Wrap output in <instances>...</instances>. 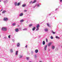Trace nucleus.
I'll return each instance as SVG.
<instances>
[{"mask_svg":"<svg viewBox=\"0 0 62 62\" xmlns=\"http://www.w3.org/2000/svg\"><path fill=\"white\" fill-rule=\"evenodd\" d=\"M39 25L38 24V25H37V26L36 27L37 28H39Z\"/></svg>","mask_w":62,"mask_h":62,"instance_id":"29","label":"nucleus"},{"mask_svg":"<svg viewBox=\"0 0 62 62\" xmlns=\"http://www.w3.org/2000/svg\"><path fill=\"white\" fill-rule=\"evenodd\" d=\"M57 9H58L57 8V9H55V11H56V10H57Z\"/></svg>","mask_w":62,"mask_h":62,"instance_id":"42","label":"nucleus"},{"mask_svg":"<svg viewBox=\"0 0 62 62\" xmlns=\"http://www.w3.org/2000/svg\"><path fill=\"white\" fill-rule=\"evenodd\" d=\"M45 41H43V45H45Z\"/></svg>","mask_w":62,"mask_h":62,"instance_id":"21","label":"nucleus"},{"mask_svg":"<svg viewBox=\"0 0 62 62\" xmlns=\"http://www.w3.org/2000/svg\"><path fill=\"white\" fill-rule=\"evenodd\" d=\"M23 30H27V29L26 28H25L24 29H23Z\"/></svg>","mask_w":62,"mask_h":62,"instance_id":"26","label":"nucleus"},{"mask_svg":"<svg viewBox=\"0 0 62 62\" xmlns=\"http://www.w3.org/2000/svg\"><path fill=\"white\" fill-rule=\"evenodd\" d=\"M50 38L51 39H53V37L52 36H51Z\"/></svg>","mask_w":62,"mask_h":62,"instance_id":"33","label":"nucleus"},{"mask_svg":"<svg viewBox=\"0 0 62 62\" xmlns=\"http://www.w3.org/2000/svg\"><path fill=\"white\" fill-rule=\"evenodd\" d=\"M32 24H30L29 25V27H31L32 26Z\"/></svg>","mask_w":62,"mask_h":62,"instance_id":"31","label":"nucleus"},{"mask_svg":"<svg viewBox=\"0 0 62 62\" xmlns=\"http://www.w3.org/2000/svg\"><path fill=\"white\" fill-rule=\"evenodd\" d=\"M20 4H21V3L20 2H19L17 4V6H19V5H20Z\"/></svg>","mask_w":62,"mask_h":62,"instance_id":"17","label":"nucleus"},{"mask_svg":"<svg viewBox=\"0 0 62 62\" xmlns=\"http://www.w3.org/2000/svg\"><path fill=\"white\" fill-rule=\"evenodd\" d=\"M37 6L38 7H39V3H38V4H36L35 5V6H33V8H35V7L37 6Z\"/></svg>","mask_w":62,"mask_h":62,"instance_id":"2","label":"nucleus"},{"mask_svg":"<svg viewBox=\"0 0 62 62\" xmlns=\"http://www.w3.org/2000/svg\"><path fill=\"white\" fill-rule=\"evenodd\" d=\"M38 49H36V50H35V53H38Z\"/></svg>","mask_w":62,"mask_h":62,"instance_id":"8","label":"nucleus"},{"mask_svg":"<svg viewBox=\"0 0 62 62\" xmlns=\"http://www.w3.org/2000/svg\"><path fill=\"white\" fill-rule=\"evenodd\" d=\"M0 1H1V0H0Z\"/></svg>","mask_w":62,"mask_h":62,"instance_id":"47","label":"nucleus"},{"mask_svg":"<svg viewBox=\"0 0 62 62\" xmlns=\"http://www.w3.org/2000/svg\"><path fill=\"white\" fill-rule=\"evenodd\" d=\"M23 13H20V15H19V16H23Z\"/></svg>","mask_w":62,"mask_h":62,"instance_id":"7","label":"nucleus"},{"mask_svg":"<svg viewBox=\"0 0 62 62\" xmlns=\"http://www.w3.org/2000/svg\"><path fill=\"white\" fill-rule=\"evenodd\" d=\"M0 15H1V14H0Z\"/></svg>","mask_w":62,"mask_h":62,"instance_id":"52","label":"nucleus"},{"mask_svg":"<svg viewBox=\"0 0 62 62\" xmlns=\"http://www.w3.org/2000/svg\"><path fill=\"white\" fill-rule=\"evenodd\" d=\"M6 2L5 1L4 2Z\"/></svg>","mask_w":62,"mask_h":62,"instance_id":"51","label":"nucleus"},{"mask_svg":"<svg viewBox=\"0 0 62 62\" xmlns=\"http://www.w3.org/2000/svg\"><path fill=\"white\" fill-rule=\"evenodd\" d=\"M7 38L6 37H5L4 38V39H7Z\"/></svg>","mask_w":62,"mask_h":62,"instance_id":"39","label":"nucleus"},{"mask_svg":"<svg viewBox=\"0 0 62 62\" xmlns=\"http://www.w3.org/2000/svg\"><path fill=\"white\" fill-rule=\"evenodd\" d=\"M56 38H57V39H60V38L59 37H58V36H56Z\"/></svg>","mask_w":62,"mask_h":62,"instance_id":"27","label":"nucleus"},{"mask_svg":"<svg viewBox=\"0 0 62 62\" xmlns=\"http://www.w3.org/2000/svg\"><path fill=\"white\" fill-rule=\"evenodd\" d=\"M18 51H16V55H17L18 54Z\"/></svg>","mask_w":62,"mask_h":62,"instance_id":"13","label":"nucleus"},{"mask_svg":"<svg viewBox=\"0 0 62 62\" xmlns=\"http://www.w3.org/2000/svg\"><path fill=\"white\" fill-rule=\"evenodd\" d=\"M0 37H1V36L0 35Z\"/></svg>","mask_w":62,"mask_h":62,"instance_id":"49","label":"nucleus"},{"mask_svg":"<svg viewBox=\"0 0 62 62\" xmlns=\"http://www.w3.org/2000/svg\"><path fill=\"white\" fill-rule=\"evenodd\" d=\"M60 2H61L62 1V0H60Z\"/></svg>","mask_w":62,"mask_h":62,"instance_id":"41","label":"nucleus"},{"mask_svg":"<svg viewBox=\"0 0 62 62\" xmlns=\"http://www.w3.org/2000/svg\"><path fill=\"white\" fill-rule=\"evenodd\" d=\"M46 42H48V39L47 38H46Z\"/></svg>","mask_w":62,"mask_h":62,"instance_id":"28","label":"nucleus"},{"mask_svg":"<svg viewBox=\"0 0 62 62\" xmlns=\"http://www.w3.org/2000/svg\"><path fill=\"white\" fill-rule=\"evenodd\" d=\"M24 20H23V19H22V20H21L20 21V22H23L24 21Z\"/></svg>","mask_w":62,"mask_h":62,"instance_id":"15","label":"nucleus"},{"mask_svg":"<svg viewBox=\"0 0 62 62\" xmlns=\"http://www.w3.org/2000/svg\"><path fill=\"white\" fill-rule=\"evenodd\" d=\"M47 26H48V27H50V26L49 25L48 23H47Z\"/></svg>","mask_w":62,"mask_h":62,"instance_id":"32","label":"nucleus"},{"mask_svg":"<svg viewBox=\"0 0 62 62\" xmlns=\"http://www.w3.org/2000/svg\"><path fill=\"white\" fill-rule=\"evenodd\" d=\"M52 32L53 34H55V32H54V31H51Z\"/></svg>","mask_w":62,"mask_h":62,"instance_id":"30","label":"nucleus"},{"mask_svg":"<svg viewBox=\"0 0 62 62\" xmlns=\"http://www.w3.org/2000/svg\"><path fill=\"white\" fill-rule=\"evenodd\" d=\"M27 45H26V46H25V47H26V48H27Z\"/></svg>","mask_w":62,"mask_h":62,"instance_id":"43","label":"nucleus"},{"mask_svg":"<svg viewBox=\"0 0 62 62\" xmlns=\"http://www.w3.org/2000/svg\"><path fill=\"white\" fill-rule=\"evenodd\" d=\"M31 54H33L34 53V52H33V51H32L31 52Z\"/></svg>","mask_w":62,"mask_h":62,"instance_id":"36","label":"nucleus"},{"mask_svg":"<svg viewBox=\"0 0 62 62\" xmlns=\"http://www.w3.org/2000/svg\"><path fill=\"white\" fill-rule=\"evenodd\" d=\"M39 28H38V27L37 28V29H36V31H38V30H39Z\"/></svg>","mask_w":62,"mask_h":62,"instance_id":"34","label":"nucleus"},{"mask_svg":"<svg viewBox=\"0 0 62 62\" xmlns=\"http://www.w3.org/2000/svg\"><path fill=\"white\" fill-rule=\"evenodd\" d=\"M47 45H45L44 47V50L45 51H46L47 49Z\"/></svg>","mask_w":62,"mask_h":62,"instance_id":"4","label":"nucleus"},{"mask_svg":"<svg viewBox=\"0 0 62 62\" xmlns=\"http://www.w3.org/2000/svg\"><path fill=\"white\" fill-rule=\"evenodd\" d=\"M37 55H34V57L35 58H37Z\"/></svg>","mask_w":62,"mask_h":62,"instance_id":"20","label":"nucleus"},{"mask_svg":"<svg viewBox=\"0 0 62 62\" xmlns=\"http://www.w3.org/2000/svg\"><path fill=\"white\" fill-rule=\"evenodd\" d=\"M8 38L9 39L10 38V35H9L8 36Z\"/></svg>","mask_w":62,"mask_h":62,"instance_id":"35","label":"nucleus"},{"mask_svg":"<svg viewBox=\"0 0 62 62\" xmlns=\"http://www.w3.org/2000/svg\"><path fill=\"white\" fill-rule=\"evenodd\" d=\"M52 44V42H49L48 43V47H49L51 45V44Z\"/></svg>","mask_w":62,"mask_h":62,"instance_id":"3","label":"nucleus"},{"mask_svg":"<svg viewBox=\"0 0 62 62\" xmlns=\"http://www.w3.org/2000/svg\"><path fill=\"white\" fill-rule=\"evenodd\" d=\"M16 25V23H14L12 24V26H15Z\"/></svg>","mask_w":62,"mask_h":62,"instance_id":"11","label":"nucleus"},{"mask_svg":"<svg viewBox=\"0 0 62 62\" xmlns=\"http://www.w3.org/2000/svg\"><path fill=\"white\" fill-rule=\"evenodd\" d=\"M39 62H42V61H39Z\"/></svg>","mask_w":62,"mask_h":62,"instance_id":"45","label":"nucleus"},{"mask_svg":"<svg viewBox=\"0 0 62 62\" xmlns=\"http://www.w3.org/2000/svg\"><path fill=\"white\" fill-rule=\"evenodd\" d=\"M35 29H36L35 27H34L33 28L32 30H33V31H34V30H35Z\"/></svg>","mask_w":62,"mask_h":62,"instance_id":"25","label":"nucleus"},{"mask_svg":"<svg viewBox=\"0 0 62 62\" xmlns=\"http://www.w3.org/2000/svg\"><path fill=\"white\" fill-rule=\"evenodd\" d=\"M29 58V57H27V58H26V59H27L28 60Z\"/></svg>","mask_w":62,"mask_h":62,"instance_id":"37","label":"nucleus"},{"mask_svg":"<svg viewBox=\"0 0 62 62\" xmlns=\"http://www.w3.org/2000/svg\"><path fill=\"white\" fill-rule=\"evenodd\" d=\"M29 62H32L31 61H30Z\"/></svg>","mask_w":62,"mask_h":62,"instance_id":"48","label":"nucleus"},{"mask_svg":"<svg viewBox=\"0 0 62 62\" xmlns=\"http://www.w3.org/2000/svg\"><path fill=\"white\" fill-rule=\"evenodd\" d=\"M51 15V14H49V16H50V15Z\"/></svg>","mask_w":62,"mask_h":62,"instance_id":"44","label":"nucleus"},{"mask_svg":"<svg viewBox=\"0 0 62 62\" xmlns=\"http://www.w3.org/2000/svg\"><path fill=\"white\" fill-rule=\"evenodd\" d=\"M12 41H13L14 42L15 41V40L14 39H12Z\"/></svg>","mask_w":62,"mask_h":62,"instance_id":"40","label":"nucleus"},{"mask_svg":"<svg viewBox=\"0 0 62 62\" xmlns=\"http://www.w3.org/2000/svg\"><path fill=\"white\" fill-rule=\"evenodd\" d=\"M26 6V4H23L22 5L23 7H25Z\"/></svg>","mask_w":62,"mask_h":62,"instance_id":"14","label":"nucleus"},{"mask_svg":"<svg viewBox=\"0 0 62 62\" xmlns=\"http://www.w3.org/2000/svg\"><path fill=\"white\" fill-rule=\"evenodd\" d=\"M10 52L11 53H12L13 52V50L12 49H10Z\"/></svg>","mask_w":62,"mask_h":62,"instance_id":"19","label":"nucleus"},{"mask_svg":"<svg viewBox=\"0 0 62 62\" xmlns=\"http://www.w3.org/2000/svg\"><path fill=\"white\" fill-rule=\"evenodd\" d=\"M20 46V44L19 43H18L17 44V47H19Z\"/></svg>","mask_w":62,"mask_h":62,"instance_id":"10","label":"nucleus"},{"mask_svg":"<svg viewBox=\"0 0 62 62\" xmlns=\"http://www.w3.org/2000/svg\"><path fill=\"white\" fill-rule=\"evenodd\" d=\"M16 32H18V31L19 30L18 29H16Z\"/></svg>","mask_w":62,"mask_h":62,"instance_id":"18","label":"nucleus"},{"mask_svg":"<svg viewBox=\"0 0 62 62\" xmlns=\"http://www.w3.org/2000/svg\"><path fill=\"white\" fill-rule=\"evenodd\" d=\"M36 0H34V1L33 2V3H35V2H36Z\"/></svg>","mask_w":62,"mask_h":62,"instance_id":"24","label":"nucleus"},{"mask_svg":"<svg viewBox=\"0 0 62 62\" xmlns=\"http://www.w3.org/2000/svg\"><path fill=\"white\" fill-rule=\"evenodd\" d=\"M2 31H7V28L5 27L2 28Z\"/></svg>","mask_w":62,"mask_h":62,"instance_id":"1","label":"nucleus"},{"mask_svg":"<svg viewBox=\"0 0 62 62\" xmlns=\"http://www.w3.org/2000/svg\"><path fill=\"white\" fill-rule=\"evenodd\" d=\"M24 11L25 12H27V10H24Z\"/></svg>","mask_w":62,"mask_h":62,"instance_id":"38","label":"nucleus"},{"mask_svg":"<svg viewBox=\"0 0 62 62\" xmlns=\"http://www.w3.org/2000/svg\"><path fill=\"white\" fill-rule=\"evenodd\" d=\"M3 10L2 9H1V11H2Z\"/></svg>","mask_w":62,"mask_h":62,"instance_id":"46","label":"nucleus"},{"mask_svg":"<svg viewBox=\"0 0 62 62\" xmlns=\"http://www.w3.org/2000/svg\"><path fill=\"white\" fill-rule=\"evenodd\" d=\"M44 30L45 31H48V29L47 28H45L44 29Z\"/></svg>","mask_w":62,"mask_h":62,"instance_id":"9","label":"nucleus"},{"mask_svg":"<svg viewBox=\"0 0 62 62\" xmlns=\"http://www.w3.org/2000/svg\"><path fill=\"white\" fill-rule=\"evenodd\" d=\"M6 12V11H5V10H4V11H3V12H2V13L3 14H4V13H5Z\"/></svg>","mask_w":62,"mask_h":62,"instance_id":"23","label":"nucleus"},{"mask_svg":"<svg viewBox=\"0 0 62 62\" xmlns=\"http://www.w3.org/2000/svg\"><path fill=\"white\" fill-rule=\"evenodd\" d=\"M61 47H62V46Z\"/></svg>","mask_w":62,"mask_h":62,"instance_id":"50","label":"nucleus"},{"mask_svg":"<svg viewBox=\"0 0 62 62\" xmlns=\"http://www.w3.org/2000/svg\"><path fill=\"white\" fill-rule=\"evenodd\" d=\"M30 4H31V3H32L33 4V2L32 1H30L29 2Z\"/></svg>","mask_w":62,"mask_h":62,"instance_id":"22","label":"nucleus"},{"mask_svg":"<svg viewBox=\"0 0 62 62\" xmlns=\"http://www.w3.org/2000/svg\"><path fill=\"white\" fill-rule=\"evenodd\" d=\"M23 56V55H19V58H22Z\"/></svg>","mask_w":62,"mask_h":62,"instance_id":"12","label":"nucleus"},{"mask_svg":"<svg viewBox=\"0 0 62 62\" xmlns=\"http://www.w3.org/2000/svg\"><path fill=\"white\" fill-rule=\"evenodd\" d=\"M55 46L54 45H52V50H54L55 49Z\"/></svg>","mask_w":62,"mask_h":62,"instance_id":"5","label":"nucleus"},{"mask_svg":"<svg viewBox=\"0 0 62 62\" xmlns=\"http://www.w3.org/2000/svg\"><path fill=\"white\" fill-rule=\"evenodd\" d=\"M17 2H16L15 3V6H17Z\"/></svg>","mask_w":62,"mask_h":62,"instance_id":"16","label":"nucleus"},{"mask_svg":"<svg viewBox=\"0 0 62 62\" xmlns=\"http://www.w3.org/2000/svg\"><path fill=\"white\" fill-rule=\"evenodd\" d=\"M4 20L5 21H7L8 20V18H4Z\"/></svg>","mask_w":62,"mask_h":62,"instance_id":"6","label":"nucleus"}]
</instances>
